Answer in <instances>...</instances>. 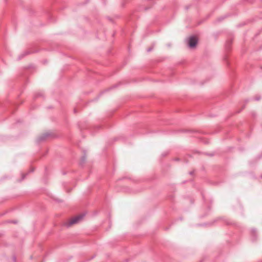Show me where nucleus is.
Returning <instances> with one entry per match:
<instances>
[{"instance_id": "obj_1", "label": "nucleus", "mask_w": 262, "mask_h": 262, "mask_svg": "<svg viewBox=\"0 0 262 262\" xmlns=\"http://www.w3.org/2000/svg\"><path fill=\"white\" fill-rule=\"evenodd\" d=\"M84 216V214H80L73 217L69 221V223L67 224V226L70 227L73 224L79 223L83 219Z\"/></svg>"}, {"instance_id": "obj_2", "label": "nucleus", "mask_w": 262, "mask_h": 262, "mask_svg": "<svg viewBox=\"0 0 262 262\" xmlns=\"http://www.w3.org/2000/svg\"><path fill=\"white\" fill-rule=\"evenodd\" d=\"M198 43V39L195 36H191L188 40V46L190 48H194Z\"/></svg>"}, {"instance_id": "obj_3", "label": "nucleus", "mask_w": 262, "mask_h": 262, "mask_svg": "<svg viewBox=\"0 0 262 262\" xmlns=\"http://www.w3.org/2000/svg\"><path fill=\"white\" fill-rule=\"evenodd\" d=\"M50 135L49 133H46V134L42 135L41 136H40V137H38V142H39L45 140Z\"/></svg>"}, {"instance_id": "obj_4", "label": "nucleus", "mask_w": 262, "mask_h": 262, "mask_svg": "<svg viewBox=\"0 0 262 262\" xmlns=\"http://www.w3.org/2000/svg\"><path fill=\"white\" fill-rule=\"evenodd\" d=\"M85 160H86V157L85 156H84L83 157H82L81 159V161H80V165H83L85 162Z\"/></svg>"}, {"instance_id": "obj_5", "label": "nucleus", "mask_w": 262, "mask_h": 262, "mask_svg": "<svg viewBox=\"0 0 262 262\" xmlns=\"http://www.w3.org/2000/svg\"><path fill=\"white\" fill-rule=\"evenodd\" d=\"M251 233L253 235H255V234H256V230L255 229H252L251 230Z\"/></svg>"}, {"instance_id": "obj_6", "label": "nucleus", "mask_w": 262, "mask_h": 262, "mask_svg": "<svg viewBox=\"0 0 262 262\" xmlns=\"http://www.w3.org/2000/svg\"><path fill=\"white\" fill-rule=\"evenodd\" d=\"M260 97H255L254 99L256 100V101H258L259 100H260Z\"/></svg>"}, {"instance_id": "obj_7", "label": "nucleus", "mask_w": 262, "mask_h": 262, "mask_svg": "<svg viewBox=\"0 0 262 262\" xmlns=\"http://www.w3.org/2000/svg\"><path fill=\"white\" fill-rule=\"evenodd\" d=\"M13 260L14 262H16V257L15 256H13Z\"/></svg>"}, {"instance_id": "obj_8", "label": "nucleus", "mask_w": 262, "mask_h": 262, "mask_svg": "<svg viewBox=\"0 0 262 262\" xmlns=\"http://www.w3.org/2000/svg\"><path fill=\"white\" fill-rule=\"evenodd\" d=\"M25 177H26V175H25V174H23L22 179H21V180H24V179H25Z\"/></svg>"}, {"instance_id": "obj_9", "label": "nucleus", "mask_w": 262, "mask_h": 262, "mask_svg": "<svg viewBox=\"0 0 262 262\" xmlns=\"http://www.w3.org/2000/svg\"><path fill=\"white\" fill-rule=\"evenodd\" d=\"M227 45L230 46V44H231V41H228L227 43Z\"/></svg>"}, {"instance_id": "obj_10", "label": "nucleus", "mask_w": 262, "mask_h": 262, "mask_svg": "<svg viewBox=\"0 0 262 262\" xmlns=\"http://www.w3.org/2000/svg\"><path fill=\"white\" fill-rule=\"evenodd\" d=\"M151 50H152V49L150 48L147 49V52H150Z\"/></svg>"}, {"instance_id": "obj_11", "label": "nucleus", "mask_w": 262, "mask_h": 262, "mask_svg": "<svg viewBox=\"0 0 262 262\" xmlns=\"http://www.w3.org/2000/svg\"><path fill=\"white\" fill-rule=\"evenodd\" d=\"M193 171H190V172H189V174H190V175H192V174H193Z\"/></svg>"}, {"instance_id": "obj_12", "label": "nucleus", "mask_w": 262, "mask_h": 262, "mask_svg": "<svg viewBox=\"0 0 262 262\" xmlns=\"http://www.w3.org/2000/svg\"><path fill=\"white\" fill-rule=\"evenodd\" d=\"M29 54V52H26V53H25V55H27V54Z\"/></svg>"}, {"instance_id": "obj_13", "label": "nucleus", "mask_w": 262, "mask_h": 262, "mask_svg": "<svg viewBox=\"0 0 262 262\" xmlns=\"http://www.w3.org/2000/svg\"><path fill=\"white\" fill-rule=\"evenodd\" d=\"M12 223H15L16 224V221H14V222H11Z\"/></svg>"}, {"instance_id": "obj_14", "label": "nucleus", "mask_w": 262, "mask_h": 262, "mask_svg": "<svg viewBox=\"0 0 262 262\" xmlns=\"http://www.w3.org/2000/svg\"><path fill=\"white\" fill-rule=\"evenodd\" d=\"M76 109L74 110V113H76Z\"/></svg>"}, {"instance_id": "obj_15", "label": "nucleus", "mask_w": 262, "mask_h": 262, "mask_svg": "<svg viewBox=\"0 0 262 262\" xmlns=\"http://www.w3.org/2000/svg\"><path fill=\"white\" fill-rule=\"evenodd\" d=\"M261 178H262V176H261Z\"/></svg>"}]
</instances>
